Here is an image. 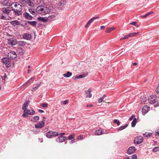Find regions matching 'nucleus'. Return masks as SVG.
Masks as SVG:
<instances>
[{
	"mask_svg": "<svg viewBox=\"0 0 159 159\" xmlns=\"http://www.w3.org/2000/svg\"><path fill=\"white\" fill-rule=\"evenodd\" d=\"M91 92V90L90 89H89L88 90L85 91V93L87 94H89V95L88 96V95L86 96L87 98H90L92 97V95L91 94H90V93Z\"/></svg>",
	"mask_w": 159,
	"mask_h": 159,
	"instance_id": "nucleus-23",
	"label": "nucleus"
},
{
	"mask_svg": "<svg viewBox=\"0 0 159 159\" xmlns=\"http://www.w3.org/2000/svg\"><path fill=\"white\" fill-rule=\"evenodd\" d=\"M135 117V116L134 115H132L129 118V120H132Z\"/></svg>",
	"mask_w": 159,
	"mask_h": 159,
	"instance_id": "nucleus-57",
	"label": "nucleus"
},
{
	"mask_svg": "<svg viewBox=\"0 0 159 159\" xmlns=\"http://www.w3.org/2000/svg\"><path fill=\"white\" fill-rule=\"evenodd\" d=\"M33 119L34 120L37 121L39 120V118L38 116H35L33 117Z\"/></svg>",
	"mask_w": 159,
	"mask_h": 159,
	"instance_id": "nucleus-47",
	"label": "nucleus"
},
{
	"mask_svg": "<svg viewBox=\"0 0 159 159\" xmlns=\"http://www.w3.org/2000/svg\"><path fill=\"white\" fill-rule=\"evenodd\" d=\"M68 101V100H66L62 102V103L63 105H66Z\"/></svg>",
	"mask_w": 159,
	"mask_h": 159,
	"instance_id": "nucleus-51",
	"label": "nucleus"
},
{
	"mask_svg": "<svg viewBox=\"0 0 159 159\" xmlns=\"http://www.w3.org/2000/svg\"><path fill=\"white\" fill-rule=\"evenodd\" d=\"M45 120H43L42 121L39 122L38 123L35 125V127L37 129H40L43 127L45 125Z\"/></svg>",
	"mask_w": 159,
	"mask_h": 159,
	"instance_id": "nucleus-7",
	"label": "nucleus"
},
{
	"mask_svg": "<svg viewBox=\"0 0 159 159\" xmlns=\"http://www.w3.org/2000/svg\"><path fill=\"white\" fill-rule=\"evenodd\" d=\"M34 78V77L31 78L30 80L27 81L24 84V85H26L28 83H30L32 81Z\"/></svg>",
	"mask_w": 159,
	"mask_h": 159,
	"instance_id": "nucleus-39",
	"label": "nucleus"
},
{
	"mask_svg": "<svg viewBox=\"0 0 159 159\" xmlns=\"http://www.w3.org/2000/svg\"><path fill=\"white\" fill-rule=\"evenodd\" d=\"M87 75V74L85 73L82 75H77L78 79H79L80 78H83L85 77Z\"/></svg>",
	"mask_w": 159,
	"mask_h": 159,
	"instance_id": "nucleus-30",
	"label": "nucleus"
},
{
	"mask_svg": "<svg viewBox=\"0 0 159 159\" xmlns=\"http://www.w3.org/2000/svg\"><path fill=\"white\" fill-rule=\"evenodd\" d=\"M133 36H135L139 34V32L132 33Z\"/></svg>",
	"mask_w": 159,
	"mask_h": 159,
	"instance_id": "nucleus-60",
	"label": "nucleus"
},
{
	"mask_svg": "<svg viewBox=\"0 0 159 159\" xmlns=\"http://www.w3.org/2000/svg\"><path fill=\"white\" fill-rule=\"evenodd\" d=\"M103 100V97L99 99L98 101V103H100L102 102Z\"/></svg>",
	"mask_w": 159,
	"mask_h": 159,
	"instance_id": "nucleus-50",
	"label": "nucleus"
},
{
	"mask_svg": "<svg viewBox=\"0 0 159 159\" xmlns=\"http://www.w3.org/2000/svg\"><path fill=\"white\" fill-rule=\"evenodd\" d=\"M26 3L28 4L29 6L31 7H33L34 5V3L30 0H26Z\"/></svg>",
	"mask_w": 159,
	"mask_h": 159,
	"instance_id": "nucleus-28",
	"label": "nucleus"
},
{
	"mask_svg": "<svg viewBox=\"0 0 159 159\" xmlns=\"http://www.w3.org/2000/svg\"><path fill=\"white\" fill-rule=\"evenodd\" d=\"M9 1L7 0H2L1 2H0V3L3 6H8L10 5V4L8 3V2Z\"/></svg>",
	"mask_w": 159,
	"mask_h": 159,
	"instance_id": "nucleus-20",
	"label": "nucleus"
},
{
	"mask_svg": "<svg viewBox=\"0 0 159 159\" xmlns=\"http://www.w3.org/2000/svg\"><path fill=\"white\" fill-rule=\"evenodd\" d=\"M136 151V149L134 147L131 146L128 148L126 153L128 154L131 155L134 153Z\"/></svg>",
	"mask_w": 159,
	"mask_h": 159,
	"instance_id": "nucleus-8",
	"label": "nucleus"
},
{
	"mask_svg": "<svg viewBox=\"0 0 159 159\" xmlns=\"http://www.w3.org/2000/svg\"><path fill=\"white\" fill-rule=\"evenodd\" d=\"M137 156L136 154H134L132 156V159H137Z\"/></svg>",
	"mask_w": 159,
	"mask_h": 159,
	"instance_id": "nucleus-49",
	"label": "nucleus"
},
{
	"mask_svg": "<svg viewBox=\"0 0 159 159\" xmlns=\"http://www.w3.org/2000/svg\"><path fill=\"white\" fill-rule=\"evenodd\" d=\"M67 140V138L66 137H61V136H59V137L57 138L56 141L57 142L61 143H62Z\"/></svg>",
	"mask_w": 159,
	"mask_h": 159,
	"instance_id": "nucleus-11",
	"label": "nucleus"
},
{
	"mask_svg": "<svg viewBox=\"0 0 159 159\" xmlns=\"http://www.w3.org/2000/svg\"><path fill=\"white\" fill-rule=\"evenodd\" d=\"M16 51L17 52L19 53L20 55H22L24 54L23 49L21 48H18L16 50Z\"/></svg>",
	"mask_w": 159,
	"mask_h": 159,
	"instance_id": "nucleus-21",
	"label": "nucleus"
},
{
	"mask_svg": "<svg viewBox=\"0 0 159 159\" xmlns=\"http://www.w3.org/2000/svg\"><path fill=\"white\" fill-rule=\"evenodd\" d=\"M7 57L10 60L14 59L16 58L17 55L15 52L14 51H11L8 53Z\"/></svg>",
	"mask_w": 159,
	"mask_h": 159,
	"instance_id": "nucleus-6",
	"label": "nucleus"
},
{
	"mask_svg": "<svg viewBox=\"0 0 159 159\" xmlns=\"http://www.w3.org/2000/svg\"><path fill=\"white\" fill-rule=\"evenodd\" d=\"M13 4H14V6L16 8L17 7H18V5H20V4L16 2L13 3Z\"/></svg>",
	"mask_w": 159,
	"mask_h": 159,
	"instance_id": "nucleus-48",
	"label": "nucleus"
},
{
	"mask_svg": "<svg viewBox=\"0 0 159 159\" xmlns=\"http://www.w3.org/2000/svg\"><path fill=\"white\" fill-rule=\"evenodd\" d=\"M154 106V107H157L159 106V103L158 102H157V103H155Z\"/></svg>",
	"mask_w": 159,
	"mask_h": 159,
	"instance_id": "nucleus-56",
	"label": "nucleus"
},
{
	"mask_svg": "<svg viewBox=\"0 0 159 159\" xmlns=\"http://www.w3.org/2000/svg\"><path fill=\"white\" fill-rule=\"evenodd\" d=\"M65 134V133H61L59 134H58V136H61V137H64L63 136Z\"/></svg>",
	"mask_w": 159,
	"mask_h": 159,
	"instance_id": "nucleus-54",
	"label": "nucleus"
},
{
	"mask_svg": "<svg viewBox=\"0 0 159 159\" xmlns=\"http://www.w3.org/2000/svg\"><path fill=\"white\" fill-rule=\"evenodd\" d=\"M71 140L69 142L70 144H72L75 143V141L74 139Z\"/></svg>",
	"mask_w": 159,
	"mask_h": 159,
	"instance_id": "nucleus-59",
	"label": "nucleus"
},
{
	"mask_svg": "<svg viewBox=\"0 0 159 159\" xmlns=\"http://www.w3.org/2000/svg\"><path fill=\"white\" fill-rule=\"evenodd\" d=\"M72 79L73 80H75L78 79L77 75H76V76H73L72 77Z\"/></svg>",
	"mask_w": 159,
	"mask_h": 159,
	"instance_id": "nucleus-58",
	"label": "nucleus"
},
{
	"mask_svg": "<svg viewBox=\"0 0 159 159\" xmlns=\"http://www.w3.org/2000/svg\"><path fill=\"white\" fill-rule=\"evenodd\" d=\"M74 139V134H71L69 135L67 139L69 140H71Z\"/></svg>",
	"mask_w": 159,
	"mask_h": 159,
	"instance_id": "nucleus-35",
	"label": "nucleus"
},
{
	"mask_svg": "<svg viewBox=\"0 0 159 159\" xmlns=\"http://www.w3.org/2000/svg\"><path fill=\"white\" fill-rule=\"evenodd\" d=\"M156 91L157 93L159 94V84L158 86L156 88Z\"/></svg>",
	"mask_w": 159,
	"mask_h": 159,
	"instance_id": "nucleus-55",
	"label": "nucleus"
},
{
	"mask_svg": "<svg viewBox=\"0 0 159 159\" xmlns=\"http://www.w3.org/2000/svg\"><path fill=\"white\" fill-rule=\"evenodd\" d=\"M11 11V8L9 7L2 8L1 10L2 12H0V18L2 20H7V16Z\"/></svg>",
	"mask_w": 159,
	"mask_h": 159,
	"instance_id": "nucleus-1",
	"label": "nucleus"
},
{
	"mask_svg": "<svg viewBox=\"0 0 159 159\" xmlns=\"http://www.w3.org/2000/svg\"><path fill=\"white\" fill-rule=\"evenodd\" d=\"M137 23V22L136 21H133L130 23V24L132 25H134L137 27H138L139 25H136V24Z\"/></svg>",
	"mask_w": 159,
	"mask_h": 159,
	"instance_id": "nucleus-46",
	"label": "nucleus"
},
{
	"mask_svg": "<svg viewBox=\"0 0 159 159\" xmlns=\"http://www.w3.org/2000/svg\"><path fill=\"white\" fill-rule=\"evenodd\" d=\"M20 2L21 3H26V1L25 0H19Z\"/></svg>",
	"mask_w": 159,
	"mask_h": 159,
	"instance_id": "nucleus-52",
	"label": "nucleus"
},
{
	"mask_svg": "<svg viewBox=\"0 0 159 159\" xmlns=\"http://www.w3.org/2000/svg\"><path fill=\"white\" fill-rule=\"evenodd\" d=\"M128 36H129V37H131L132 36H133L132 33H130L129 34H128Z\"/></svg>",
	"mask_w": 159,
	"mask_h": 159,
	"instance_id": "nucleus-63",
	"label": "nucleus"
},
{
	"mask_svg": "<svg viewBox=\"0 0 159 159\" xmlns=\"http://www.w3.org/2000/svg\"><path fill=\"white\" fill-rule=\"evenodd\" d=\"M10 23L14 27H15L16 25H20V22L17 20L11 21Z\"/></svg>",
	"mask_w": 159,
	"mask_h": 159,
	"instance_id": "nucleus-17",
	"label": "nucleus"
},
{
	"mask_svg": "<svg viewBox=\"0 0 159 159\" xmlns=\"http://www.w3.org/2000/svg\"><path fill=\"white\" fill-rule=\"evenodd\" d=\"M137 122V119L136 118H134L131 123V126L134 127L135 126Z\"/></svg>",
	"mask_w": 159,
	"mask_h": 159,
	"instance_id": "nucleus-29",
	"label": "nucleus"
},
{
	"mask_svg": "<svg viewBox=\"0 0 159 159\" xmlns=\"http://www.w3.org/2000/svg\"><path fill=\"white\" fill-rule=\"evenodd\" d=\"M22 37L23 39L27 40H30L32 38L31 35L29 33H25L23 35Z\"/></svg>",
	"mask_w": 159,
	"mask_h": 159,
	"instance_id": "nucleus-15",
	"label": "nucleus"
},
{
	"mask_svg": "<svg viewBox=\"0 0 159 159\" xmlns=\"http://www.w3.org/2000/svg\"><path fill=\"white\" fill-rule=\"evenodd\" d=\"M40 83L38 84V85L37 86H36L35 87H34L32 89V91H35V90H37L39 88V86L40 85Z\"/></svg>",
	"mask_w": 159,
	"mask_h": 159,
	"instance_id": "nucleus-42",
	"label": "nucleus"
},
{
	"mask_svg": "<svg viewBox=\"0 0 159 159\" xmlns=\"http://www.w3.org/2000/svg\"><path fill=\"white\" fill-rule=\"evenodd\" d=\"M8 57H3L1 61L2 63L6 65L7 68H9L11 66V60Z\"/></svg>",
	"mask_w": 159,
	"mask_h": 159,
	"instance_id": "nucleus-4",
	"label": "nucleus"
},
{
	"mask_svg": "<svg viewBox=\"0 0 159 159\" xmlns=\"http://www.w3.org/2000/svg\"><path fill=\"white\" fill-rule=\"evenodd\" d=\"M111 31V28L108 27L107 28L106 30L105 31V32L106 33H110Z\"/></svg>",
	"mask_w": 159,
	"mask_h": 159,
	"instance_id": "nucleus-45",
	"label": "nucleus"
},
{
	"mask_svg": "<svg viewBox=\"0 0 159 159\" xmlns=\"http://www.w3.org/2000/svg\"><path fill=\"white\" fill-rule=\"evenodd\" d=\"M129 36H128V35L127 34V35H125L124 37H122L120 38V39L121 40H124L125 39H127L129 37Z\"/></svg>",
	"mask_w": 159,
	"mask_h": 159,
	"instance_id": "nucleus-44",
	"label": "nucleus"
},
{
	"mask_svg": "<svg viewBox=\"0 0 159 159\" xmlns=\"http://www.w3.org/2000/svg\"><path fill=\"white\" fill-rule=\"evenodd\" d=\"M38 111L39 112H40V113H43L44 112V111H43L40 110V109H38Z\"/></svg>",
	"mask_w": 159,
	"mask_h": 159,
	"instance_id": "nucleus-62",
	"label": "nucleus"
},
{
	"mask_svg": "<svg viewBox=\"0 0 159 159\" xmlns=\"http://www.w3.org/2000/svg\"><path fill=\"white\" fill-rule=\"evenodd\" d=\"M30 101L29 100H27L25 101L23 105L22 106V109L23 110H25V111L26 110V109L28 107L29 104L30 103Z\"/></svg>",
	"mask_w": 159,
	"mask_h": 159,
	"instance_id": "nucleus-14",
	"label": "nucleus"
},
{
	"mask_svg": "<svg viewBox=\"0 0 159 159\" xmlns=\"http://www.w3.org/2000/svg\"><path fill=\"white\" fill-rule=\"evenodd\" d=\"M134 143L135 144L139 145L140 144V142L138 141L137 138H135L134 141Z\"/></svg>",
	"mask_w": 159,
	"mask_h": 159,
	"instance_id": "nucleus-40",
	"label": "nucleus"
},
{
	"mask_svg": "<svg viewBox=\"0 0 159 159\" xmlns=\"http://www.w3.org/2000/svg\"><path fill=\"white\" fill-rule=\"evenodd\" d=\"M128 126V125L127 124H126L124 125L121 126L120 127H119L117 129V130L118 131H120L122 130L125 128H126Z\"/></svg>",
	"mask_w": 159,
	"mask_h": 159,
	"instance_id": "nucleus-27",
	"label": "nucleus"
},
{
	"mask_svg": "<svg viewBox=\"0 0 159 159\" xmlns=\"http://www.w3.org/2000/svg\"><path fill=\"white\" fill-rule=\"evenodd\" d=\"M28 11L31 14L33 15H35L36 14L35 12L34 11V9L32 8H30L28 9Z\"/></svg>",
	"mask_w": 159,
	"mask_h": 159,
	"instance_id": "nucleus-33",
	"label": "nucleus"
},
{
	"mask_svg": "<svg viewBox=\"0 0 159 159\" xmlns=\"http://www.w3.org/2000/svg\"><path fill=\"white\" fill-rule=\"evenodd\" d=\"M40 105L43 107H47L48 106V104L46 103H43L40 104Z\"/></svg>",
	"mask_w": 159,
	"mask_h": 159,
	"instance_id": "nucleus-36",
	"label": "nucleus"
},
{
	"mask_svg": "<svg viewBox=\"0 0 159 159\" xmlns=\"http://www.w3.org/2000/svg\"><path fill=\"white\" fill-rule=\"evenodd\" d=\"M156 97L153 96H151L150 97L149 99H150V102L151 104H154L156 103Z\"/></svg>",
	"mask_w": 159,
	"mask_h": 159,
	"instance_id": "nucleus-19",
	"label": "nucleus"
},
{
	"mask_svg": "<svg viewBox=\"0 0 159 159\" xmlns=\"http://www.w3.org/2000/svg\"><path fill=\"white\" fill-rule=\"evenodd\" d=\"M149 107L147 106H144L142 110V113L143 115H145L149 111Z\"/></svg>",
	"mask_w": 159,
	"mask_h": 159,
	"instance_id": "nucleus-16",
	"label": "nucleus"
},
{
	"mask_svg": "<svg viewBox=\"0 0 159 159\" xmlns=\"http://www.w3.org/2000/svg\"><path fill=\"white\" fill-rule=\"evenodd\" d=\"M55 17V16L54 15V16H48V19H52V18H54V17Z\"/></svg>",
	"mask_w": 159,
	"mask_h": 159,
	"instance_id": "nucleus-53",
	"label": "nucleus"
},
{
	"mask_svg": "<svg viewBox=\"0 0 159 159\" xmlns=\"http://www.w3.org/2000/svg\"><path fill=\"white\" fill-rule=\"evenodd\" d=\"M20 25L25 28H28L29 27V25L27 24V23H23L22 24H20Z\"/></svg>",
	"mask_w": 159,
	"mask_h": 159,
	"instance_id": "nucleus-32",
	"label": "nucleus"
},
{
	"mask_svg": "<svg viewBox=\"0 0 159 159\" xmlns=\"http://www.w3.org/2000/svg\"><path fill=\"white\" fill-rule=\"evenodd\" d=\"M152 134L151 133L146 132L145 133L143 134V136L145 137H148L152 135Z\"/></svg>",
	"mask_w": 159,
	"mask_h": 159,
	"instance_id": "nucleus-31",
	"label": "nucleus"
},
{
	"mask_svg": "<svg viewBox=\"0 0 159 159\" xmlns=\"http://www.w3.org/2000/svg\"><path fill=\"white\" fill-rule=\"evenodd\" d=\"M58 133L57 132L50 131L47 133L46 136L48 138H51L58 136Z\"/></svg>",
	"mask_w": 159,
	"mask_h": 159,
	"instance_id": "nucleus-5",
	"label": "nucleus"
},
{
	"mask_svg": "<svg viewBox=\"0 0 159 159\" xmlns=\"http://www.w3.org/2000/svg\"><path fill=\"white\" fill-rule=\"evenodd\" d=\"M23 16L25 18L29 20H32L33 19L32 16L30 15L29 13L26 12L23 13Z\"/></svg>",
	"mask_w": 159,
	"mask_h": 159,
	"instance_id": "nucleus-12",
	"label": "nucleus"
},
{
	"mask_svg": "<svg viewBox=\"0 0 159 159\" xmlns=\"http://www.w3.org/2000/svg\"><path fill=\"white\" fill-rule=\"evenodd\" d=\"M8 43L12 45H15L17 43V41L15 39L11 38L8 39Z\"/></svg>",
	"mask_w": 159,
	"mask_h": 159,
	"instance_id": "nucleus-10",
	"label": "nucleus"
},
{
	"mask_svg": "<svg viewBox=\"0 0 159 159\" xmlns=\"http://www.w3.org/2000/svg\"><path fill=\"white\" fill-rule=\"evenodd\" d=\"M38 20L40 21L45 22L48 21V18H47V17H39L38 18Z\"/></svg>",
	"mask_w": 159,
	"mask_h": 159,
	"instance_id": "nucleus-18",
	"label": "nucleus"
},
{
	"mask_svg": "<svg viewBox=\"0 0 159 159\" xmlns=\"http://www.w3.org/2000/svg\"><path fill=\"white\" fill-rule=\"evenodd\" d=\"M72 73L69 71L67 72L66 73L63 74L64 77L68 78L72 75Z\"/></svg>",
	"mask_w": 159,
	"mask_h": 159,
	"instance_id": "nucleus-25",
	"label": "nucleus"
},
{
	"mask_svg": "<svg viewBox=\"0 0 159 159\" xmlns=\"http://www.w3.org/2000/svg\"><path fill=\"white\" fill-rule=\"evenodd\" d=\"M27 22L29 23L30 25L33 27L35 26L37 24V22L35 21H27Z\"/></svg>",
	"mask_w": 159,
	"mask_h": 159,
	"instance_id": "nucleus-22",
	"label": "nucleus"
},
{
	"mask_svg": "<svg viewBox=\"0 0 159 159\" xmlns=\"http://www.w3.org/2000/svg\"><path fill=\"white\" fill-rule=\"evenodd\" d=\"M35 113V111L33 110H30L28 109H26L25 111L24 110V113L23 114L22 116L24 118H26L28 117V115H33Z\"/></svg>",
	"mask_w": 159,
	"mask_h": 159,
	"instance_id": "nucleus-3",
	"label": "nucleus"
},
{
	"mask_svg": "<svg viewBox=\"0 0 159 159\" xmlns=\"http://www.w3.org/2000/svg\"><path fill=\"white\" fill-rule=\"evenodd\" d=\"M11 8H12L11 11H13V12L14 13L15 15L19 16L22 14V12L20 11V9H19V10H17V9L12 8V7H11Z\"/></svg>",
	"mask_w": 159,
	"mask_h": 159,
	"instance_id": "nucleus-13",
	"label": "nucleus"
},
{
	"mask_svg": "<svg viewBox=\"0 0 159 159\" xmlns=\"http://www.w3.org/2000/svg\"><path fill=\"white\" fill-rule=\"evenodd\" d=\"M159 151V147H156L152 149V151L153 152H156Z\"/></svg>",
	"mask_w": 159,
	"mask_h": 159,
	"instance_id": "nucleus-41",
	"label": "nucleus"
},
{
	"mask_svg": "<svg viewBox=\"0 0 159 159\" xmlns=\"http://www.w3.org/2000/svg\"><path fill=\"white\" fill-rule=\"evenodd\" d=\"M16 8L15 9H17V10H19V9H20V11H22V6L21 5H18V7Z\"/></svg>",
	"mask_w": 159,
	"mask_h": 159,
	"instance_id": "nucleus-43",
	"label": "nucleus"
},
{
	"mask_svg": "<svg viewBox=\"0 0 159 159\" xmlns=\"http://www.w3.org/2000/svg\"><path fill=\"white\" fill-rule=\"evenodd\" d=\"M148 16V15L147 14H145L144 15L141 16V17H143V18H145V17H146Z\"/></svg>",
	"mask_w": 159,
	"mask_h": 159,
	"instance_id": "nucleus-61",
	"label": "nucleus"
},
{
	"mask_svg": "<svg viewBox=\"0 0 159 159\" xmlns=\"http://www.w3.org/2000/svg\"><path fill=\"white\" fill-rule=\"evenodd\" d=\"M137 139L140 142V144L143 142V138L142 136L138 137Z\"/></svg>",
	"mask_w": 159,
	"mask_h": 159,
	"instance_id": "nucleus-38",
	"label": "nucleus"
},
{
	"mask_svg": "<svg viewBox=\"0 0 159 159\" xmlns=\"http://www.w3.org/2000/svg\"><path fill=\"white\" fill-rule=\"evenodd\" d=\"M26 43L24 41H19L17 42V43L19 46L22 47L25 46L26 45Z\"/></svg>",
	"mask_w": 159,
	"mask_h": 159,
	"instance_id": "nucleus-24",
	"label": "nucleus"
},
{
	"mask_svg": "<svg viewBox=\"0 0 159 159\" xmlns=\"http://www.w3.org/2000/svg\"><path fill=\"white\" fill-rule=\"evenodd\" d=\"M153 13V12L151 11V12H149L147 13V14L148 15H148L152 14Z\"/></svg>",
	"mask_w": 159,
	"mask_h": 159,
	"instance_id": "nucleus-64",
	"label": "nucleus"
},
{
	"mask_svg": "<svg viewBox=\"0 0 159 159\" xmlns=\"http://www.w3.org/2000/svg\"><path fill=\"white\" fill-rule=\"evenodd\" d=\"M36 10L38 13L43 15L49 13L51 11L49 7L42 6H38Z\"/></svg>",
	"mask_w": 159,
	"mask_h": 159,
	"instance_id": "nucleus-2",
	"label": "nucleus"
},
{
	"mask_svg": "<svg viewBox=\"0 0 159 159\" xmlns=\"http://www.w3.org/2000/svg\"><path fill=\"white\" fill-rule=\"evenodd\" d=\"M106 131L105 130H103L101 129H97L95 132V134L96 135H102L106 133Z\"/></svg>",
	"mask_w": 159,
	"mask_h": 159,
	"instance_id": "nucleus-9",
	"label": "nucleus"
},
{
	"mask_svg": "<svg viewBox=\"0 0 159 159\" xmlns=\"http://www.w3.org/2000/svg\"><path fill=\"white\" fill-rule=\"evenodd\" d=\"M113 123L116 124L117 125L119 126L120 125V122L119 120L117 119H115L113 120Z\"/></svg>",
	"mask_w": 159,
	"mask_h": 159,
	"instance_id": "nucleus-37",
	"label": "nucleus"
},
{
	"mask_svg": "<svg viewBox=\"0 0 159 159\" xmlns=\"http://www.w3.org/2000/svg\"><path fill=\"white\" fill-rule=\"evenodd\" d=\"M99 18V16H96L94 17H93L90 19L87 22L88 24H90L91 23H92L95 19H98Z\"/></svg>",
	"mask_w": 159,
	"mask_h": 159,
	"instance_id": "nucleus-26",
	"label": "nucleus"
},
{
	"mask_svg": "<svg viewBox=\"0 0 159 159\" xmlns=\"http://www.w3.org/2000/svg\"><path fill=\"white\" fill-rule=\"evenodd\" d=\"M58 5L59 6L63 7L65 6L66 4L64 1H61L60 2L58 3Z\"/></svg>",
	"mask_w": 159,
	"mask_h": 159,
	"instance_id": "nucleus-34",
	"label": "nucleus"
}]
</instances>
